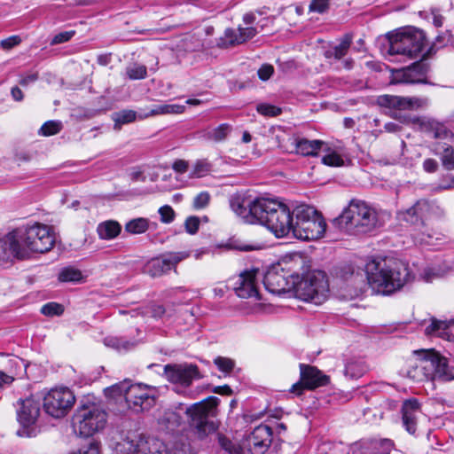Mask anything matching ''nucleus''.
I'll return each mask as SVG.
<instances>
[{
  "instance_id": "1",
  "label": "nucleus",
  "mask_w": 454,
  "mask_h": 454,
  "mask_svg": "<svg viewBox=\"0 0 454 454\" xmlns=\"http://www.w3.org/2000/svg\"><path fill=\"white\" fill-rule=\"evenodd\" d=\"M231 210L247 223H261L277 238L294 232V211L283 202L270 198L235 194L231 197Z\"/></svg>"
},
{
  "instance_id": "2",
  "label": "nucleus",
  "mask_w": 454,
  "mask_h": 454,
  "mask_svg": "<svg viewBox=\"0 0 454 454\" xmlns=\"http://www.w3.org/2000/svg\"><path fill=\"white\" fill-rule=\"evenodd\" d=\"M339 230L352 235L368 234L380 225L378 211L360 200H352L341 214L333 221Z\"/></svg>"
},
{
  "instance_id": "3",
  "label": "nucleus",
  "mask_w": 454,
  "mask_h": 454,
  "mask_svg": "<svg viewBox=\"0 0 454 454\" xmlns=\"http://www.w3.org/2000/svg\"><path fill=\"white\" fill-rule=\"evenodd\" d=\"M365 271L372 288L384 294L399 290L412 278L408 265L401 261L391 265L384 262L383 266L372 261L366 265Z\"/></svg>"
},
{
  "instance_id": "4",
  "label": "nucleus",
  "mask_w": 454,
  "mask_h": 454,
  "mask_svg": "<svg viewBox=\"0 0 454 454\" xmlns=\"http://www.w3.org/2000/svg\"><path fill=\"white\" fill-rule=\"evenodd\" d=\"M415 360L408 364L405 374L414 381L451 380L450 372H446V358L434 349H421L414 351Z\"/></svg>"
},
{
  "instance_id": "5",
  "label": "nucleus",
  "mask_w": 454,
  "mask_h": 454,
  "mask_svg": "<svg viewBox=\"0 0 454 454\" xmlns=\"http://www.w3.org/2000/svg\"><path fill=\"white\" fill-rule=\"evenodd\" d=\"M219 398L208 396L201 402L192 404L185 413L190 419V426L200 439H204L218 428L215 419L218 414Z\"/></svg>"
},
{
  "instance_id": "6",
  "label": "nucleus",
  "mask_w": 454,
  "mask_h": 454,
  "mask_svg": "<svg viewBox=\"0 0 454 454\" xmlns=\"http://www.w3.org/2000/svg\"><path fill=\"white\" fill-rule=\"evenodd\" d=\"M295 217L293 235L299 239L315 240L322 238L326 223L322 215L313 207L300 205L294 209Z\"/></svg>"
},
{
  "instance_id": "7",
  "label": "nucleus",
  "mask_w": 454,
  "mask_h": 454,
  "mask_svg": "<svg viewBox=\"0 0 454 454\" xmlns=\"http://www.w3.org/2000/svg\"><path fill=\"white\" fill-rule=\"evenodd\" d=\"M12 234L15 236L16 243L25 247L27 255L28 251L35 253L48 252L55 243L54 236L50 228L38 223L14 230Z\"/></svg>"
},
{
  "instance_id": "8",
  "label": "nucleus",
  "mask_w": 454,
  "mask_h": 454,
  "mask_svg": "<svg viewBox=\"0 0 454 454\" xmlns=\"http://www.w3.org/2000/svg\"><path fill=\"white\" fill-rule=\"evenodd\" d=\"M296 296L305 301L321 304L326 298L328 284L323 271L309 272L293 286Z\"/></svg>"
},
{
  "instance_id": "9",
  "label": "nucleus",
  "mask_w": 454,
  "mask_h": 454,
  "mask_svg": "<svg viewBox=\"0 0 454 454\" xmlns=\"http://www.w3.org/2000/svg\"><path fill=\"white\" fill-rule=\"evenodd\" d=\"M17 420L20 427L17 431L20 437H35L39 433L37 426L41 414V403L33 396L17 402Z\"/></svg>"
},
{
  "instance_id": "10",
  "label": "nucleus",
  "mask_w": 454,
  "mask_h": 454,
  "mask_svg": "<svg viewBox=\"0 0 454 454\" xmlns=\"http://www.w3.org/2000/svg\"><path fill=\"white\" fill-rule=\"evenodd\" d=\"M116 450L121 454H187L184 449L168 450L162 442L141 436L137 440H122L116 444Z\"/></svg>"
},
{
  "instance_id": "11",
  "label": "nucleus",
  "mask_w": 454,
  "mask_h": 454,
  "mask_svg": "<svg viewBox=\"0 0 454 454\" xmlns=\"http://www.w3.org/2000/svg\"><path fill=\"white\" fill-rule=\"evenodd\" d=\"M184 109L185 106L181 105H155L145 109H139L137 112L125 109L114 113L113 120L114 121V128L121 129V125L135 121L137 119L143 120L161 114H182Z\"/></svg>"
},
{
  "instance_id": "12",
  "label": "nucleus",
  "mask_w": 454,
  "mask_h": 454,
  "mask_svg": "<svg viewBox=\"0 0 454 454\" xmlns=\"http://www.w3.org/2000/svg\"><path fill=\"white\" fill-rule=\"evenodd\" d=\"M75 402L74 393L68 387L51 388L43 398V408L55 419L65 417Z\"/></svg>"
},
{
  "instance_id": "13",
  "label": "nucleus",
  "mask_w": 454,
  "mask_h": 454,
  "mask_svg": "<svg viewBox=\"0 0 454 454\" xmlns=\"http://www.w3.org/2000/svg\"><path fill=\"white\" fill-rule=\"evenodd\" d=\"M430 205L427 200H419L403 214L404 221L421 226L418 232L412 234L415 242L419 244L433 245L432 239L434 233L425 225V220L427 217Z\"/></svg>"
},
{
  "instance_id": "14",
  "label": "nucleus",
  "mask_w": 454,
  "mask_h": 454,
  "mask_svg": "<svg viewBox=\"0 0 454 454\" xmlns=\"http://www.w3.org/2000/svg\"><path fill=\"white\" fill-rule=\"evenodd\" d=\"M156 389L146 384L135 383L129 385L126 393L127 407L134 412L150 410L156 403Z\"/></svg>"
},
{
  "instance_id": "15",
  "label": "nucleus",
  "mask_w": 454,
  "mask_h": 454,
  "mask_svg": "<svg viewBox=\"0 0 454 454\" xmlns=\"http://www.w3.org/2000/svg\"><path fill=\"white\" fill-rule=\"evenodd\" d=\"M404 122L437 140L454 142V133L442 122L427 116H407Z\"/></svg>"
},
{
  "instance_id": "16",
  "label": "nucleus",
  "mask_w": 454,
  "mask_h": 454,
  "mask_svg": "<svg viewBox=\"0 0 454 454\" xmlns=\"http://www.w3.org/2000/svg\"><path fill=\"white\" fill-rule=\"evenodd\" d=\"M429 66L424 60L417 61L411 66L396 70L391 74L392 83H427Z\"/></svg>"
},
{
  "instance_id": "17",
  "label": "nucleus",
  "mask_w": 454,
  "mask_h": 454,
  "mask_svg": "<svg viewBox=\"0 0 454 454\" xmlns=\"http://www.w3.org/2000/svg\"><path fill=\"white\" fill-rule=\"evenodd\" d=\"M300 371L301 381L294 384L290 390L297 395H301L304 388L315 389L329 383V377L314 366L301 364Z\"/></svg>"
},
{
  "instance_id": "18",
  "label": "nucleus",
  "mask_w": 454,
  "mask_h": 454,
  "mask_svg": "<svg viewBox=\"0 0 454 454\" xmlns=\"http://www.w3.org/2000/svg\"><path fill=\"white\" fill-rule=\"evenodd\" d=\"M165 378L173 384L189 387L194 379H200L198 366L192 364H173L164 366Z\"/></svg>"
},
{
  "instance_id": "19",
  "label": "nucleus",
  "mask_w": 454,
  "mask_h": 454,
  "mask_svg": "<svg viewBox=\"0 0 454 454\" xmlns=\"http://www.w3.org/2000/svg\"><path fill=\"white\" fill-rule=\"evenodd\" d=\"M187 252H169L153 258L145 265V271L152 277H159L176 269L177 263L188 258Z\"/></svg>"
},
{
  "instance_id": "20",
  "label": "nucleus",
  "mask_w": 454,
  "mask_h": 454,
  "mask_svg": "<svg viewBox=\"0 0 454 454\" xmlns=\"http://www.w3.org/2000/svg\"><path fill=\"white\" fill-rule=\"evenodd\" d=\"M258 269L252 268L239 273L236 278L233 289L236 294L240 298H255L261 300L260 294L257 289L256 276Z\"/></svg>"
},
{
  "instance_id": "21",
  "label": "nucleus",
  "mask_w": 454,
  "mask_h": 454,
  "mask_svg": "<svg viewBox=\"0 0 454 454\" xmlns=\"http://www.w3.org/2000/svg\"><path fill=\"white\" fill-rule=\"evenodd\" d=\"M263 284L265 288L272 294H284L293 288L294 280L289 278L284 269L278 267L270 268L264 275Z\"/></svg>"
},
{
  "instance_id": "22",
  "label": "nucleus",
  "mask_w": 454,
  "mask_h": 454,
  "mask_svg": "<svg viewBox=\"0 0 454 454\" xmlns=\"http://www.w3.org/2000/svg\"><path fill=\"white\" fill-rule=\"evenodd\" d=\"M94 399L87 395V438L103 430L107 422V414L103 405L94 402Z\"/></svg>"
},
{
  "instance_id": "23",
  "label": "nucleus",
  "mask_w": 454,
  "mask_h": 454,
  "mask_svg": "<svg viewBox=\"0 0 454 454\" xmlns=\"http://www.w3.org/2000/svg\"><path fill=\"white\" fill-rule=\"evenodd\" d=\"M380 106L399 110L419 109L426 105V100L419 98H408L395 95H381L377 99Z\"/></svg>"
},
{
  "instance_id": "24",
  "label": "nucleus",
  "mask_w": 454,
  "mask_h": 454,
  "mask_svg": "<svg viewBox=\"0 0 454 454\" xmlns=\"http://www.w3.org/2000/svg\"><path fill=\"white\" fill-rule=\"evenodd\" d=\"M26 257L25 247L16 243L12 231L0 239V262L12 261L13 258L24 259Z\"/></svg>"
},
{
  "instance_id": "25",
  "label": "nucleus",
  "mask_w": 454,
  "mask_h": 454,
  "mask_svg": "<svg viewBox=\"0 0 454 454\" xmlns=\"http://www.w3.org/2000/svg\"><path fill=\"white\" fill-rule=\"evenodd\" d=\"M404 44L409 51V59L417 58L423 51L427 38L425 33L415 27H409L402 31Z\"/></svg>"
},
{
  "instance_id": "26",
  "label": "nucleus",
  "mask_w": 454,
  "mask_h": 454,
  "mask_svg": "<svg viewBox=\"0 0 454 454\" xmlns=\"http://www.w3.org/2000/svg\"><path fill=\"white\" fill-rule=\"evenodd\" d=\"M272 441V430L267 425L256 427L251 433L248 442L255 454H262L270 447Z\"/></svg>"
},
{
  "instance_id": "27",
  "label": "nucleus",
  "mask_w": 454,
  "mask_h": 454,
  "mask_svg": "<svg viewBox=\"0 0 454 454\" xmlns=\"http://www.w3.org/2000/svg\"><path fill=\"white\" fill-rule=\"evenodd\" d=\"M402 413L403 424L406 431L411 434H414L417 430L418 416L421 413L420 405L418 400H406L403 404Z\"/></svg>"
},
{
  "instance_id": "28",
  "label": "nucleus",
  "mask_w": 454,
  "mask_h": 454,
  "mask_svg": "<svg viewBox=\"0 0 454 454\" xmlns=\"http://www.w3.org/2000/svg\"><path fill=\"white\" fill-rule=\"evenodd\" d=\"M292 145L295 153L302 156H317L319 151H328V145L321 140H309L303 137H294Z\"/></svg>"
},
{
  "instance_id": "29",
  "label": "nucleus",
  "mask_w": 454,
  "mask_h": 454,
  "mask_svg": "<svg viewBox=\"0 0 454 454\" xmlns=\"http://www.w3.org/2000/svg\"><path fill=\"white\" fill-rule=\"evenodd\" d=\"M387 37V54L393 59L391 60H398L409 59V51L406 48L402 32L389 33Z\"/></svg>"
},
{
  "instance_id": "30",
  "label": "nucleus",
  "mask_w": 454,
  "mask_h": 454,
  "mask_svg": "<svg viewBox=\"0 0 454 454\" xmlns=\"http://www.w3.org/2000/svg\"><path fill=\"white\" fill-rule=\"evenodd\" d=\"M454 325V321H442L435 318L431 319V323L426 327L425 333L428 336H437L443 340L453 341L454 334L450 331Z\"/></svg>"
},
{
  "instance_id": "31",
  "label": "nucleus",
  "mask_w": 454,
  "mask_h": 454,
  "mask_svg": "<svg viewBox=\"0 0 454 454\" xmlns=\"http://www.w3.org/2000/svg\"><path fill=\"white\" fill-rule=\"evenodd\" d=\"M433 153L440 156L443 168L447 170L454 169V148L445 142H435L433 145Z\"/></svg>"
},
{
  "instance_id": "32",
  "label": "nucleus",
  "mask_w": 454,
  "mask_h": 454,
  "mask_svg": "<svg viewBox=\"0 0 454 454\" xmlns=\"http://www.w3.org/2000/svg\"><path fill=\"white\" fill-rule=\"evenodd\" d=\"M352 35L350 34L344 35L337 45L326 50L325 57L328 59H334L340 60L347 55L352 43Z\"/></svg>"
},
{
  "instance_id": "33",
  "label": "nucleus",
  "mask_w": 454,
  "mask_h": 454,
  "mask_svg": "<svg viewBox=\"0 0 454 454\" xmlns=\"http://www.w3.org/2000/svg\"><path fill=\"white\" fill-rule=\"evenodd\" d=\"M121 225L114 220H107L100 223L97 227V232L101 239L111 240L120 235Z\"/></svg>"
},
{
  "instance_id": "34",
  "label": "nucleus",
  "mask_w": 454,
  "mask_h": 454,
  "mask_svg": "<svg viewBox=\"0 0 454 454\" xmlns=\"http://www.w3.org/2000/svg\"><path fill=\"white\" fill-rule=\"evenodd\" d=\"M368 371V366L363 359H351L346 365L344 373L345 376L356 380L361 378Z\"/></svg>"
},
{
  "instance_id": "35",
  "label": "nucleus",
  "mask_w": 454,
  "mask_h": 454,
  "mask_svg": "<svg viewBox=\"0 0 454 454\" xmlns=\"http://www.w3.org/2000/svg\"><path fill=\"white\" fill-rule=\"evenodd\" d=\"M129 385L130 381L129 380H125L111 387H106L104 389L105 395L109 399L114 400L115 402H119L122 399H124L126 402V393L128 387H129Z\"/></svg>"
},
{
  "instance_id": "36",
  "label": "nucleus",
  "mask_w": 454,
  "mask_h": 454,
  "mask_svg": "<svg viewBox=\"0 0 454 454\" xmlns=\"http://www.w3.org/2000/svg\"><path fill=\"white\" fill-rule=\"evenodd\" d=\"M150 227V222L147 218L138 217L129 220L125 224V231L130 234L145 233Z\"/></svg>"
},
{
  "instance_id": "37",
  "label": "nucleus",
  "mask_w": 454,
  "mask_h": 454,
  "mask_svg": "<svg viewBox=\"0 0 454 454\" xmlns=\"http://www.w3.org/2000/svg\"><path fill=\"white\" fill-rule=\"evenodd\" d=\"M231 130V127L227 123H223L216 128L207 130L205 137L214 142L223 141Z\"/></svg>"
},
{
  "instance_id": "38",
  "label": "nucleus",
  "mask_w": 454,
  "mask_h": 454,
  "mask_svg": "<svg viewBox=\"0 0 454 454\" xmlns=\"http://www.w3.org/2000/svg\"><path fill=\"white\" fill-rule=\"evenodd\" d=\"M73 431L79 436L85 433V404L81 405L80 409L72 418Z\"/></svg>"
},
{
  "instance_id": "39",
  "label": "nucleus",
  "mask_w": 454,
  "mask_h": 454,
  "mask_svg": "<svg viewBox=\"0 0 454 454\" xmlns=\"http://www.w3.org/2000/svg\"><path fill=\"white\" fill-rule=\"evenodd\" d=\"M370 447L374 454H390L394 448V442L387 438L372 439L370 442Z\"/></svg>"
},
{
  "instance_id": "40",
  "label": "nucleus",
  "mask_w": 454,
  "mask_h": 454,
  "mask_svg": "<svg viewBox=\"0 0 454 454\" xmlns=\"http://www.w3.org/2000/svg\"><path fill=\"white\" fill-rule=\"evenodd\" d=\"M212 170V165L207 160H197L190 172L191 178H201L208 175Z\"/></svg>"
},
{
  "instance_id": "41",
  "label": "nucleus",
  "mask_w": 454,
  "mask_h": 454,
  "mask_svg": "<svg viewBox=\"0 0 454 454\" xmlns=\"http://www.w3.org/2000/svg\"><path fill=\"white\" fill-rule=\"evenodd\" d=\"M82 278V271L72 266L63 268L59 273V280L61 282H77Z\"/></svg>"
},
{
  "instance_id": "42",
  "label": "nucleus",
  "mask_w": 454,
  "mask_h": 454,
  "mask_svg": "<svg viewBox=\"0 0 454 454\" xmlns=\"http://www.w3.org/2000/svg\"><path fill=\"white\" fill-rule=\"evenodd\" d=\"M63 129V123L60 121H48L40 128L38 133L43 137H50L59 133Z\"/></svg>"
},
{
  "instance_id": "43",
  "label": "nucleus",
  "mask_w": 454,
  "mask_h": 454,
  "mask_svg": "<svg viewBox=\"0 0 454 454\" xmlns=\"http://www.w3.org/2000/svg\"><path fill=\"white\" fill-rule=\"evenodd\" d=\"M126 74L130 80H140L146 77L147 68L145 65L133 63L126 67Z\"/></svg>"
},
{
  "instance_id": "44",
  "label": "nucleus",
  "mask_w": 454,
  "mask_h": 454,
  "mask_svg": "<svg viewBox=\"0 0 454 454\" xmlns=\"http://www.w3.org/2000/svg\"><path fill=\"white\" fill-rule=\"evenodd\" d=\"M220 447L229 454H241V447L222 434H217Z\"/></svg>"
},
{
  "instance_id": "45",
  "label": "nucleus",
  "mask_w": 454,
  "mask_h": 454,
  "mask_svg": "<svg viewBox=\"0 0 454 454\" xmlns=\"http://www.w3.org/2000/svg\"><path fill=\"white\" fill-rule=\"evenodd\" d=\"M41 312L48 317L60 316L64 312V307L57 302H48L42 307Z\"/></svg>"
},
{
  "instance_id": "46",
  "label": "nucleus",
  "mask_w": 454,
  "mask_h": 454,
  "mask_svg": "<svg viewBox=\"0 0 454 454\" xmlns=\"http://www.w3.org/2000/svg\"><path fill=\"white\" fill-rule=\"evenodd\" d=\"M327 152L328 153L322 158V162L325 165L331 167H340L344 164L342 158L337 153L330 152V149Z\"/></svg>"
},
{
  "instance_id": "47",
  "label": "nucleus",
  "mask_w": 454,
  "mask_h": 454,
  "mask_svg": "<svg viewBox=\"0 0 454 454\" xmlns=\"http://www.w3.org/2000/svg\"><path fill=\"white\" fill-rule=\"evenodd\" d=\"M257 112L264 116L275 117L281 114V109L270 104H259L256 107Z\"/></svg>"
},
{
  "instance_id": "48",
  "label": "nucleus",
  "mask_w": 454,
  "mask_h": 454,
  "mask_svg": "<svg viewBox=\"0 0 454 454\" xmlns=\"http://www.w3.org/2000/svg\"><path fill=\"white\" fill-rule=\"evenodd\" d=\"M210 199L208 192H201L194 197L192 206L197 210L203 209L209 204Z\"/></svg>"
},
{
  "instance_id": "49",
  "label": "nucleus",
  "mask_w": 454,
  "mask_h": 454,
  "mask_svg": "<svg viewBox=\"0 0 454 454\" xmlns=\"http://www.w3.org/2000/svg\"><path fill=\"white\" fill-rule=\"evenodd\" d=\"M217 368L223 372H230L233 370L235 363L231 358L218 356L214 361Z\"/></svg>"
},
{
  "instance_id": "50",
  "label": "nucleus",
  "mask_w": 454,
  "mask_h": 454,
  "mask_svg": "<svg viewBox=\"0 0 454 454\" xmlns=\"http://www.w3.org/2000/svg\"><path fill=\"white\" fill-rule=\"evenodd\" d=\"M158 212L160 216V221L164 223H170L175 219V211L168 205L160 207Z\"/></svg>"
},
{
  "instance_id": "51",
  "label": "nucleus",
  "mask_w": 454,
  "mask_h": 454,
  "mask_svg": "<svg viewBox=\"0 0 454 454\" xmlns=\"http://www.w3.org/2000/svg\"><path fill=\"white\" fill-rule=\"evenodd\" d=\"M329 9V0H312L309 4V12L324 13Z\"/></svg>"
},
{
  "instance_id": "52",
  "label": "nucleus",
  "mask_w": 454,
  "mask_h": 454,
  "mask_svg": "<svg viewBox=\"0 0 454 454\" xmlns=\"http://www.w3.org/2000/svg\"><path fill=\"white\" fill-rule=\"evenodd\" d=\"M74 30L60 32L54 35V37L51 39V44L55 45L66 43L69 41L74 36Z\"/></svg>"
},
{
  "instance_id": "53",
  "label": "nucleus",
  "mask_w": 454,
  "mask_h": 454,
  "mask_svg": "<svg viewBox=\"0 0 454 454\" xmlns=\"http://www.w3.org/2000/svg\"><path fill=\"white\" fill-rule=\"evenodd\" d=\"M239 37L237 42H241L242 43L247 42L249 39H252L256 35V29L252 27H239Z\"/></svg>"
},
{
  "instance_id": "54",
  "label": "nucleus",
  "mask_w": 454,
  "mask_h": 454,
  "mask_svg": "<svg viewBox=\"0 0 454 454\" xmlns=\"http://www.w3.org/2000/svg\"><path fill=\"white\" fill-rule=\"evenodd\" d=\"M185 230L190 234H195L200 226V219L197 216H189L184 223Z\"/></svg>"
},
{
  "instance_id": "55",
  "label": "nucleus",
  "mask_w": 454,
  "mask_h": 454,
  "mask_svg": "<svg viewBox=\"0 0 454 454\" xmlns=\"http://www.w3.org/2000/svg\"><path fill=\"white\" fill-rule=\"evenodd\" d=\"M225 39L229 45L241 44V42H237L239 37V31L238 29L228 28L224 33Z\"/></svg>"
},
{
  "instance_id": "56",
  "label": "nucleus",
  "mask_w": 454,
  "mask_h": 454,
  "mask_svg": "<svg viewBox=\"0 0 454 454\" xmlns=\"http://www.w3.org/2000/svg\"><path fill=\"white\" fill-rule=\"evenodd\" d=\"M16 375L0 371V391L9 387L14 381Z\"/></svg>"
},
{
  "instance_id": "57",
  "label": "nucleus",
  "mask_w": 454,
  "mask_h": 454,
  "mask_svg": "<svg viewBox=\"0 0 454 454\" xmlns=\"http://www.w3.org/2000/svg\"><path fill=\"white\" fill-rule=\"evenodd\" d=\"M21 42V39L18 35H12L6 39H4L0 43V46L4 50H10L13 48L14 46L20 44Z\"/></svg>"
},
{
  "instance_id": "58",
  "label": "nucleus",
  "mask_w": 454,
  "mask_h": 454,
  "mask_svg": "<svg viewBox=\"0 0 454 454\" xmlns=\"http://www.w3.org/2000/svg\"><path fill=\"white\" fill-rule=\"evenodd\" d=\"M274 68L271 65H262L258 70V76L262 81H267L273 74Z\"/></svg>"
},
{
  "instance_id": "59",
  "label": "nucleus",
  "mask_w": 454,
  "mask_h": 454,
  "mask_svg": "<svg viewBox=\"0 0 454 454\" xmlns=\"http://www.w3.org/2000/svg\"><path fill=\"white\" fill-rule=\"evenodd\" d=\"M100 442L96 439H87V454H100Z\"/></svg>"
},
{
  "instance_id": "60",
  "label": "nucleus",
  "mask_w": 454,
  "mask_h": 454,
  "mask_svg": "<svg viewBox=\"0 0 454 454\" xmlns=\"http://www.w3.org/2000/svg\"><path fill=\"white\" fill-rule=\"evenodd\" d=\"M189 163L184 160H176L172 165V168L179 174H184L188 170Z\"/></svg>"
},
{
  "instance_id": "61",
  "label": "nucleus",
  "mask_w": 454,
  "mask_h": 454,
  "mask_svg": "<svg viewBox=\"0 0 454 454\" xmlns=\"http://www.w3.org/2000/svg\"><path fill=\"white\" fill-rule=\"evenodd\" d=\"M423 169L427 173H434L438 169V162L434 159H426L423 161Z\"/></svg>"
},
{
  "instance_id": "62",
  "label": "nucleus",
  "mask_w": 454,
  "mask_h": 454,
  "mask_svg": "<svg viewBox=\"0 0 454 454\" xmlns=\"http://www.w3.org/2000/svg\"><path fill=\"white\" fill-rule=\"evenodd\" d=\"M165 308L162 305L152 304L150 306V312L154 318H160L165 314Z\"/></svg>"
},
{
  "instance_id": "63",
  "label": "nucleus",
  "mask_w": 454,
  "mask_h": 454,
  "mask_svg": "<svg viewBox=\"0 0 454 454\" xmlns=\"http://www.w3.org/2000/svg\"><path fill=\"white\" fill-rule=\"evenodd\" d=\"M106 345H107L109 347H113L117 349H121V348L126 349L129 346V343L128 342L121 343L120 341V340H118V339L109 338V339H106Z\"/></svg>"
},
{
  "instance_id": "64",
  "label": "nucleus",
  "mask_w": 454,
  "mask_h": 454,
  "mask_svg": "<svg viewBox=\"0 0 454 454\" xmlns=\"http://www.w3.org/2000/svg\"><path fill=\"white\" fill-rule=\"evenodd\" d=\"M37 79H38L37 73L29 74H27V75L21 77V79L20 80V84L21 86L25 87L32 82H35Z\"/></svg>"
}]
</instances>
